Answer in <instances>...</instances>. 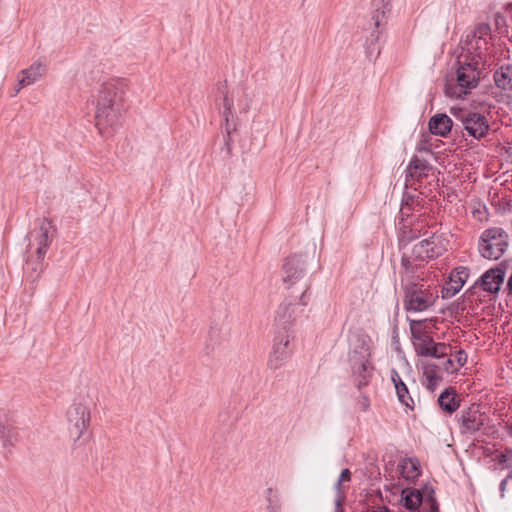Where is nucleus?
<instances>
[{"label": "nucleus", "instance_id": "f257e3e1", "mask_svg": "<svg viewBox=\"0 0 512 512\" xmlns=\"http://www.w3.org/2000/svg\"><path fill=\"white\" fill-rule=\"evenodd\" d=\"M462 49L464 52L459 56L456 72L457 83H448L445 87V93L450 98H462L478 85L485 63V52L488 50V40L466 35Z\"/></svg>", "mask_w": 512, "mask_h": 512}, {"label": "nucleus", "instance_id": "f03ea898", "mask_svg": "<svg viewBox=\"0 0 512 512\" xmlns=\"http://www.w3.org/2000/svg\"><path fill=\"white\" fill-rule=\"evenodd\" d=\"M126 88L125 79H111L101 85L97 99L96 126L102 135L117 124Z\"/></svg>", "mask_w": 512, "mask_h": 512}, {"label": "nucleus", "instance_id": "7ed1b4c3", "mask_svg": "<svg viewBox=\"0 0 512 512\" xmlns=\"http://www.w3.org/2000/svg\"><path fill=\"white\" fill-rule=\"evenodd\" d=\"M406 291H404V306L407 311L422 312L433 306L438 298L437 290L430 284L417 286L411 282L410 276L404 279Z\"/></svg>", "mask_w": 512, "mask_h": 512}, {"label": "nucleus", "instance_id": "20e7f679", "mask_svg": "<svg viewBox=\"0 0 512 512\" xmlns=\"http://www.w3.org/2000/svg\"><path fill=\"white\" fill-rule=\"evenodd\" d=\"M508 245L507 232L500 227H492L484 230L480 235L478 251L486 259L497 260L505 253Z\"/></svg>", "mask_w": 512, "mask_h": 512}, {"label": "nucleus", "instance_id": "39448f33", "mask_svg": "<svg viewBox=\"0 0 512 512\" xmlns=\"http://www.w3.org/2000/svg\"><path fill=\"white\" fill-rule=\"evenodd\" d=\"M51 230L52 223L47 219H40L38 221V227L29 234V251L36 254L37 262L28 261V266H31L32 270H41V262L46 254V249L51 242Z\"/></svg>", "mask_w": 512, "mask_h": 512}, {"label": "nucleus", "instance_id": "423d86ee", "mask_svg": "<svg viewBox=\"0 0 512 512\" xmlns=\"http://www.w3.org/2000/svg\"><path fill=\"white\" fill-rule=\"evenodd\" d=\"M303 287L305 289L299 295H291L289 298H286L276 311V321L283 325L284 328L286 325L293 323L304 312V308L309 303V287L306 285H303ZM292 294H294V291Z\"/></svg>", "mask_w": 512, "mask_h": 512}, {"label": "nucleus", "instance_id": "0eeeda50", "mask_svg": "<svg viewBox=\"0 0 512 512\" xmlns=\"http://www.w3.org/2000/svg\"><path fill=\"white\" fill-rule=\"evenodd\" d=\"M454 115L463 126V136L468 135L474 139H481L489 131L487 118L481 113L459 109Z\"/></svg>", "mask_w": 512, "mask_h": 512}, {"label": "nucleus", "instance_id": "6e6552de", "mask_svg": "<svg viewBox=\"0 0 512 512\" xmlns=\"http://www.w3.org/2000/svg\"><path fill=\"white\" fill-rule=\"evenodd\" d=\"M446 251V247L440 236L433 235L428 239H423L413 246L410 258L413 263L421 264L431 259L441 256Z\"/></svg>", "mask_w": 512, "mask_h": 512}, {"label": "nucleus", "instance_id": "1a4fd4ad", "mask_svg": "<svg viewBox=\"0 0 512 512\" xmlns=\"http://www.w3.org/2000/svg\"><path fill=\"white\" fill-rule=\"evenodd\" d=\"M306 260L301 255H294L288 257L283 266V282L286 289H292L299 287L297 292L301 293L305 289L303 285H307L306 282H302L305 273Z\"/></svg>", "mask_w": 512, "mask_h": 512}, {"label": "nucleus", "instance_id": "9d476101", "mask_svg": "<svg viewBox=\"0 0 512 512\" xmlns=\"http://www.w3.org/2000/svg\"><path fill=\"white\" fill-rule=\"evenodd\" d=\"M291 336L288 332L280 333L274 338L272 351L268 359V367L272 370L279 369L291 356Z\"/></svg>", "mask_w": 512, "mask_h": 512}, {"label": "nucleus", "instance_id": "9b49d317", "mask_svg": "<svg viewBox=\"0 0 512 512\" xmlns=\"http://www.w3.org/2000/svg\"><path fill=\"white\" fill-rule=\"evenodd\" d=\"M67 419L70 424V431L80 438L90 422V411L81 403H73L67 411Z\"/></svg>", "mask_w": 512, "mask_h": 512}, {"label": "nucleus", "instance_id": "f8f14e48", "mask_svg": "<svg viewBox=\"0 0 512 512\" xmlns=\"http://www.w3.org/2000/svg\"><path fill=\"white\" fill-rule=\"evenodd\" d=\"M368 354L366 352H353L350 354L349 360L351 369L356 377V385L360 389L362 386L367 385L371 375V368L367 360Z\"/></svg>", "mask_w": 512, "mask_h": 512}, {"label": "nucleus", "instance_id": "ddd939ff", "mask_svg": "<svg viewBox=\"0 0 512 512\" xmlns=\"http://www.w3.org/2000/svg\"><path fill=\"white\" fill-rule=\"evenodd\" d=\"M401 286L404 291H406V283L404 281L406 276H410L411 282L417 286L421 284H427L424 279V272L422 270V265L418 263H413V261L407 257L406 254L402 256L401 259Z\"/></svg>", "mask_w": 512, "mask_h": 512}, {"label": "nucleus", "instance_id": "4468645a", "mask_svg": "<svg viewBox=\"0 0 512 512\" xmlns=\"http://www.w3.org/2000/svg\"><path fill=\"white\" fill-rule=\"evenodd\" d=\"M469 271L465 267L456 268L451 272L449 281L443 287V298L455 296L468 279Z\"/></svg>", "mask_w": 512, "mask_h": 512}, {"label": "nucleus", "instance_id": "2eb2a0df", "mask_svg": "<svg viewBox=\"0 0 512 512\" xmlns=\"http://www.w3.org/2000/svg\"><path fill=\"white\" fill-rule=\"evenodd\" d=\"M505 273L500 268H493L486 271L479 279V285L489 293H497L504 281Z\"/></svg>", "mask_w": 512, "mask_h": 512}, {"label": "nucleus", "instance_id": "dca6fc26", "mask_svg": "<svg viewBox=\"0 0 512 512\" xmlns=\"http://www.w3.org/2000/svg\"><path fill=\"white\" fill-rule=\"evenodd\" d=\"M461 423L462 432L473 434L484 425V418L477 407H471L462 412Z\"/></svg>", "mask_w": 512, "mask_h": 512}, {"label": "nucleus", "instance_id": "f3484780", "mask_svg": "<svg viewBox=\"0 0 512 512\" xmlns=\"http://www.w3.org/2000/svg\"><path fill=\"white\" fill-rule=\"evenodd\" d=\"M45 72V66L39 62H34L27 69H23L19 72V84L20 86H30L39 81Z\"/></svg>", "mask_w": 512, "mask_h": 512}, {"label": "nucleus", "instance_id": "a211bd4d", "mask_svg": "<svg viewBox=\"0 0 512 512\" xmlns=\"http://www.w3.org/2000/svg\"><path fill=\"white\" fill-rule=\"evenodd\" d=\"M453 122L446 114H436L429 120V130L432 134L445 137L452 129Z\"/></svg>", "mask_w": 512, "mask_h": 512}, {"label": "nucleus", "instance_id": "6ab92c4d", "mask_svg": "<svg viewBox=\"0 0 512 512\" xmlns=\"http://www.w3.org/2000/svg\"><path fill=\"white\" fill-rule=\"evenodd\" d=\"M494 81L498 88L512 90V65L501 66L494 73Z\"/></svg>", "mask_w": 512, "mask_h": 512}, {"label": "nucleus", "instance_id": "aec40b11", "mask_svg": "<svg viewBox=\"0 0 512 512\" xmlns=\"http://www.w3.org/2000/svg\"><path fill=\"white\" fill-rule=\"evenodd\" d=\"M422 493L417 489L406 488L402 491L401 501L408 510H416L421 505Z\"/></svg>", "mask_w": 512, "mask_h": 512}, {"label": "nucleus", "instance_id": "412c9836", "mask_svg": "<svg viewBox=\"0 0 512 512\" xmlns=\"http://www.w3.org/2000/svg\"><path fill=\"white\" fill-rule=\"evenodd\" d=\"M456 397V391L452 388H449L439 395L438 403L444 411L452 413L459 407V402L457 401Z\"/></svg>", "mask_w": 512, "mask_h": 512}, {"label": "nucleus", "instance_id": "4be33fe9", "mask_svg": "<svg viewBox=\"0 0 512 512\" xmlns=\"http://www.w3.org/2000/svg\"><path fill=\"white\" fill-rule=\"evenodd\" d=\"M398 469L407 480H414L420 475L419 462L413 458L403 459L399 463Z\"/></svg>", "mask_w": 512, "mask_h": 512}, {"label": "nucleus", "instance_id": "5701e85b", "mask_svg": "<svg viewBox=\"0 0 512 512\" xmlns=\"http://www.w3.org/2000/svg\"><path fill=\"white\" fill-rule=\"evenodd\" d=\"M434 340L427 334L414 335L413 345L420 356H430Z\"/></svg>", "mask_w": 512, "mask_h": 512}, {"label": "nucleus", "instance_id": "b1692460", "mask_svg": "<svg viewBox=\"0 0 512 512\" xmlns=\"http://www.w3.org/2000/svg\"><path fill=\"white\" fill-rule=\"evenodd\" d=\"M430 169L429 164L418 157H414L408 166L409 173L412 177H421L427 175V171Z\"/></svg>", "mask_w": 512, "mask_h": 512}, {"label": "nucleus", "instance_id": "393cba45", "mask_svg": "<svg viewBox=\"0 0 512 512\" xmlns=\"http://www.w3.org/2000/svg\"><path fill=\"white\" fill-rule=\"evenodd\" d=\"M267 511L268 512H281V499L279 494L272 488L266 490Z\"/></svg>", "mask_w": 512, "mask_h": 512}, {"label": "nucleus", "instance_id": "a878e982", "mask_svg": "<svg viewBox=\"0 0 512 512\" xmlns=\"http://www.w3.org/2000/svg\"><path fill=\"white\" fill-rule=\"evenodd\" d=\"M395 376H397V378H398V382H396V386H395L398 398L402 404L409 407L410 406L409 400L412 401V399L408 395V389H407L406 385L403 383V381L401 380L399 374L395 373Z\"/></svg>", "mask_w": 512, "mask_h": 512}, {"label": "nucleus", "instance_id": "bb28decb", "mask_svg": "<svg viewBox=\"0 0 512 512\" xmlns=\"http://www.w3.org/2000/svg\"><path fill=\"white\" fill-rule=\"evenodd\" d=\"M424 376L427 382V388L434 391L441 381V376L433 368H428L424 371Z\"/></svg>", "mask_w": 512, "mask_h": 512}, {"label": "nucleus", "instance_id": "cd10ccee", "mask_svg": "<svg viewBox=\"0 0 512 512\" xmlns=\"http://www.w3.org/2000/svg\"><path fill=\"white\" fill-rule=\"evenodd\" d=\"M491 33L490 25L487 23H480L478 24L473 31L467 33V35L473 37V38H480L484 40H488Z\"/></svg>", "mask_w": 512, "mask_h": 512}, {"label": "nucleus", "instance_id": "c85d7f7f", "mask_svg": "<svg viewBox=\"0 0 512 512\" xmlns=\"http://www.w3.org/2000/svg\"><path fill=\"white\" fill-rule=\"evenodd\" d=\"M378 0L374 1L373 3V7L375 8V12H376V15L374 16V18L376 19L375 20V27L377 28L380 24V17L381 18H384L386 13H388L390 11V7H389V4L388 2L387 3H384V0H382V6L380 7L379 4H378Z\"/></svg>", "mask_w": 512, "mask_h": 512}, {"label": "nucleus", "instance_id": "c756f323", "mask_svg": "<svg viewBox=\"0 0 512 512\" xmlns=\"http://www.w3.org/2000/svg\"><path fill=\"white\" fill-rule=\"evenodd\" d=\"M449 346L444 343H433L430 357L442 358L448 354Z\"/></svg>", "mask_w": 512, "mask_h": 512}, {"label": "nucleus", "instance_id": "7c9ffc66", "mask_svg": "<svg viewBox=\"0 0 512 512\" xmlns=\"http://www.w3.org/2000/svg\"><path fill=\"white\" fill-rule=\"evenodd\" d=\"M231 108H232V102L228 99V97L225 95L224 96V111H223V116H224V119H225V122H226V132H227V135L229 136L230 135V125H229V120H230V117L232 116V112H231Z\"/></svg>", "mask_w": 512, "mask_h": 512}, {"label": "nucleus", "instance_id": "2f4dec72", "mask_svg": "<svg viewBox=\"0 0 512 512\" xmlns=\"http://www.w3.org/2000/svg\"><path fill=\"white\" fill-rule=\"evenodd\" d=\"M379 38V32L377 30H374L370 37L367 39L366 45H367V54L369 57L373 55V53L376 51L375 44L378 41Z\"/></svg>", "mask_w": 512, "mask_h": 512}, {"label": "nucleus", "instance_id": "473e14b6", "mask_svg": "<svg viewBox=\"0 0 512 512\" xmlns=\"http://www.w3.org/2000/svg\"><path fill=\"white\" fill-rule=\"evenodd\" d=\"M7 416L0 412V438H8L10 436V426L6 425Z\"/></svg>", "mask_w": 512, "mask_h": 512}, {"label": "nucleus", "instance_id": "72a5a7b5", "mask_svg": "<svg viewBox=\"0 0 512 512\" xmlns=\"http://www.w3.org/2000/svg\"><path fill=\"white\" fill-rule=\"evenodd\" d=\"M360 410L366 411L370 406L369 398L366 395H361L357 401Z\"/></svg>", "mask_w": 512, "mask_h": 512}, {"label": "nucleus", "instance_id": "f704fd0d", "mask_svg": "<svg viewBox=\"0 0 512 512\" xmlns=\"http://www.w3.org/2000/svg\"><path fill=\"white\" fill-rule=\"evenodd\" d=\"M350 477H351V473H350V471L348 469L342 470V472L340 473V476H339V479H338V482H337L336 486L339 487L342 482L349 481Z\"/></svg>", "mask_w": 512, "mask_h": 512}, {"label": "nucleus", "instance_id": "c9c22d12", "mask_svg": "<svg viewBox=\"0 0 512 512\" xmlns=\"http://www.w3.org/2000/svg\"><path fill=\"white\" fill-rule=\"evenodd\" d=\"M456 361H457V363L459 364L460 367H462L466 363V361H467V354L465 353V351L460 350V351L457 352Z\"/></svg>", "mask_w": 512, "mask_h": 512}, {"label": "nucleus", "instance_id": "e433bc0d", "mask_svg": "<svg viewBox=\"0 0 512 512\" xmlns=\"http://www.w3.org/2000/svg\"><path fill=\"white\" fill-rule=\"evenodd\" d=\"M370 512H394L386 506H376Z\"/></svg>", "mask_w": 512, "mask_h": 512}, {"label": "nucleus", "instance_id": "4c0bfd02", "mask_svg": "<svg viewBox=\"0 0 512 512\" xmlns=\"http://www.w3.org/2000/svg\"><path fill=\"white\" fill-rule=\"evenodd\" d=\"M508 483V478H505L501 481L500 483V491L501 492H504L505 488H506V485Z\"/></svg>", "mask_w": 512, "mask_h": 512}, {"label": "nucleus", "instance_id": "58836bf2", "mask_svg": "<svg viewBox=\"0 0 512 512\" xmlns=\"http://www.w3.org/2000/svg\"><path fill=\"white\" fill-rule=\"evenodd\" d=\"M25 86H20V84L18 83V85L15 87V90L14 92L11 94L12 97H15L22 88H24Z\"/></svg>", "mask_w": 512, "mask_h": 512}, {"label": "nucleus", "instance_id": "ea45409f", "mask_svg": "<svg viewBox=\"0 0 512 512\" xmlns=\"http://www.w3.org/2000/svg\"><path fill=\"white\" fill-rule=\"evenodd\" d=\"M432 493H433V490H430L429 500H430L431 502H433V503H432V507H433L434 509H437V507H436V503H435V501H434V499H433V497H432Z\"/></svg>", "mask_w": 512, "mask_h": 512}, {"label": "nucleus", "instance_id": "a19ab883", "mask_svg": "<svg viewBox=\"0 0 512 512\" xmlns=\"http://www.w3.org/2000/svg\"><path fill=\"white\" fill-rule=\"evenodd\" d=\"M507 287H508L510 293H512V275L508 279Z\"/></svg>", "mask_w": 512, "mask_h": 512}, {"label": "nucleus", "instance_id": "79ce46f5", "mask_svg": "<svg viewBox=\"0 0 512 512\" xmlns=\"http://www.w3.org/2000/svg\"><path fill=\"white\" fill-rule=\"evenodd\" d=\"M396 371H392L391 379L394 382V386H396V382H398L397 376H395Z\"/></svg>", "mask_w": 512, "mask_h": 512}, {"label": "nucleus", "instance_id": "37998d69", "mask_svg": "<svg viewBox=\"0 0 512 512\" xmlns=\"http://www.w3.org/2000/svg\"><path fill=\"white\" fill-rule=\"evenodd\" d=\"M336 505H337V507H339V506L341 505V501H340V499H337V500H336Z\"/></svg>", "mask_w": 512, "mask_h": 512}, {"label": "nucleus", "instance_id": "c03bdc74", "mask_svg": "<svg viewBox=\"0 0 512 512\" xmlns=\"http://www.w3.org/2000/svg\"><path fill=\"white\" fill-rule=\"evenodd\" d=\"M447 363H448V364H452V360H451V359H448V360H447Z\"/></svg>", "mask_w": 512, "mask_h": 512}]
</instances>
